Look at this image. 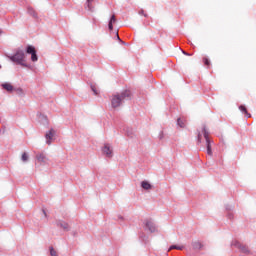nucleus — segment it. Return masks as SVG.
<instances>
[{
    "label": "nucleus",
    "mask_w": 256,
    "mask_h": 256,
    "mask_svg": "<svg viewBox=\"0 0 256 256\" xmlns=\"http://www.w3.org/2000/svg\"><path fill=\"white\" fill-rule=\"evenodd\" d=\"M183 54H184V55H189V54H187L186 52H183Z\"/></svg>",
    "instance_id": "obj_26"
},
{
    "label": "nucleus",
    "mask_w": 256,
    "mask_h": 256,
    "mask_svg": "<svg viewBox=\"0 0 256 256\" xmlns=\"http://www.w3.org/2000/svg\"><path fill=\"white\" fill-rule=\"evenodd\" d=\"M237 247L242 253H249V248L247 246L243 244H237Z\"/></svg>",
    "instance_id": "obj_10"
},
{
    "label": "nucleus",
    "mask_w": 256,
    "mask_h": 256,
    "mask_svg": "<svg viewBox=\"0 0 256 256\" xmlns=\"http://www.w3.org/2000/svg\"><path fill=\"white\" fill-rule=\"evenodd\" d=\"M173 249H177L178 251H183V246L172 245L170 246L168 251H173Z\"/></svg>",
    "instance_id": "obj_16"
},
{
    "label": "nucleus",
    "mask_w": 256,
    "mask_h": 256,
    "mask_svg": "<svg viewBox=\"0 0 256 256\" xmlns=\"http://www.w3.org/2000/svg\"><path fill=\"white\" fill-rule=\"evenodd\" d=\"M117 39L121 40V38H119V34H117Z\"/></svg>",
    "instance_id": "obj_25"
},
{
    "label": "nucleus",
    "mask_w": 256,
    "mask_h": 256,
    "mask_svg": "<svg viewBox=\"0 0 256 256\" xmlns=\"http://www.w3.org/2000/svg\"><path fill=\"white\" fill-rule=\"evenodd\" d=\"M2 87L6 91H9V92L13 91V85H11V83H4V84H2Z\"/></svg>",
    "instance_id": "obj_13"
},
{
    "label": "nucleus",
    "mask_w": 256,
    "mask_h": 256,
    "mask_svg": "<svg viewBox=\"0 0 256 256\" xmlns=\"http://www.w3.org/2000/svg\"><path fill=\"white\" fill-rule=\"evenodd\" d=\"M44 215H47V213H45V211H43Z\"/></svg>",
    "instance_id": "obj_27"
},
{
    "label": "nucleus",
    "mask_w": 256,
    "mask_h": 256,
    "mask_svg": "<svg viewBox=\"0 0 256 256\" xmlns=\"http://www.w3.org/2000/svg\"><path fill=\"white\" fill-rule=\"evenodd\" d=\"M113 23H117V18H115V15H112L108 24V29L110 31H113Z\"/></svg>",
    "instance_id": "obj_9"
},
{
    "label": "nucleus",
    "mask_w": 256,
    "mask_h": 256,
    "mask_svg": "<svg viewBox=\"0 0 256 256\" xmlns=\"http://www.w3.org/2000/svg\"><path fill=\"white\" fill-rule=\"evenodd\" d=\"M125 99H131V92L129 90H125L121 94L113 95L111 98L112 109H117L120 105H123V101H125Z\"/></svg>",
    "instance_id": "obj_1"
},
{
    "label": "nucleus",
    "mask_w": 256,
    "mask_h": 256,
    "mask_svg": "<svg viewBox=\"0 0 256 256\" xmlns=\"http://www.w3.org/2000/svg\"><path fill=\"white\" fill-rule=\"evenodd\" d=\"M141 187H142V189H145L146 191H149V189L152 188V186L147 181H142Z\"/></svg>",
    "instance_id": "obj_12"
},
{
    "label": "nucleus",
    "mask_w": 256,
    "mask_h": 256,
    "mask_svg": "<svg viewBox=\"0 0 256 256\" xmlns=\"http://www.w3.org/2000/svg\"><path fill=\"white\" fill-rule=\"evenodd\" d=\"M177 123H178L179 127H185V123H183V121H182L181 118H179V119L177 120Z\"/></svg>",
    "instance_id": "obj_21"
},
{
    "label": "nucleus",
    "mask_w": 256,
    "mask_h": 256,
    "mask_svg": "<svg viewBox=\"0 0 256 256\" xmlns=\"http://www.w3.org/2000/svg\"><path fill=\"white\" fill-rule=\"evenodd\" d=\"M91 89H92L94 95H99V90H97V87L91 86Z\"/></svg>",
    "instance_id": "obj_20"
},
{
    "label": "nucleus",
    "mask_w": 256,
    "mask_h": 256,
    "mask_svg": "<svg viewBox=\"0 0 256 256\" xmlns=\"http://www.w3.org/2000/svg\"><path fill=\"white\" fill-rule=\"evenodd\" d=\"M55 135V130L51 129L48 133H46V143L47 145H51V140Z\"/></svg>",
    "instance_id": "obj_6"
},
{
    "label": "nucleus",
    "mask_w": 256,
    "mask_h": 256,
    "mask_svg": "<svg viewBox=\"0 0 256 256\" xmlns=\"http://www.w3.org/2000/svg\"><path fill=\"white\" fill-rule=\"evenodd\" d=\"M103 155L111 159L113 157V148H111V145L105 144L102 148Z\"/></svg>",
    "instance_id": "obj_5"
},
{
    "label": "nucleus",
    "mask_w": 256,
    "mask_h": 256,
    "mask_svg": "<svg viewBox=\"0 0 256 256\" xmlns=\"http://www.w3.org/2000/svg\"><path fill=\"white\" fill-rule=\"evenodd\" d=\"M8 58L13 63H17V65H21L22 67H27V64L25 63V59H27V55L25 54V51H23L22 49H18L13 56H8Z\"/></svg>",
    "instance_id": "obj_2"
},
{
    "label": "nucleus",
    "mask_w": 256,
    "mask_h": 256,
    "mask_svg": "<svg viewBox=\"0 0 256 256\" xmlns=\"http://www.w3.org/2000/svg\"><path fill=\"white\" fill-rule=\"evenodd\" d=\"M140 15H143L144 17H147V14H145V11L141 10Z\"/></svg>",
    "instance_id": "obj_24"
},
{
    "label": "nucleus",
    "mask_w": 256,
    "mask_h": 256,
    "mask_svg": "<svg viewBox=\"0 0 256 256\" xmlns=\"http://www.w3.org/2000/svg\"><path fill=\"white\" fill-rule=\"evenodd\" d=\"M26 53H28V55H31V61H33V63L39 60V57H37V50H35V47L27 46Z\"/></svg>",
    "instance_id": "obj_4"
},
{
    "label": "nucleus",
    "mask_w": 256,
    "mask_h": 256,
    "mask_svg": "<svg viewBox=\"0 0 256 256\" xmlns=\"http://www.w3.org/2000/svg\"><path fill=\"white\" fill-rule=\"evenodd\" d=\"M0 69H1V65H0Z\"/></svg>",
    "instance_id": "obj_28"
},
{
    "label": "nucleus",
    "mask_w": 256,
    "mask_h": 256,
    "mask_svg": "<svg viewBox=\"0 0 256 256\" xmlns=\"http://www.w3.org/2000/svg\"><path fill=\"white\" fill-rule=\"evenodd\" d=\"M239 109H240V111H241L242 113H244V115H246V117H247L248 119L251 118V114H249V112H247V107L241 105V106L239 107Z\"/></svg>",
    "instance_id": "obj_11"
},
{
    "label": "nucleus",
    "mask_w": 256,
    "mask_h": 256,
    "mask_svg": "<svg viewBox=\"0 0 256 256\" xmlns=\"http://www.w3.org/2000/svg\"><path fill=\"white\" fill-rule=\"evenodd\" d=\"M207 153H208L209 155H213V151L211 150V148H207Z\"/></svg>",
    "instance_id": "obj_23"
},
{
    "label": "nucleus",
    "mask_w": 256,
    "mask_h": 256,
    "mask_svg": "<svg viewBox=\"0 0 256 256\" xmlns=\"http://www.w3.org/2000/svg\"><path fill=\"white\" fill-rule=\"evenodd\" d=\"M21 160L23 163H27V161H29V154H27V152L22 153Z\"/></svg>",
    "instance_id": "obj_15"
},
{
    "label": "nucleus",
    "mask_w": 256,
    "mask_h": 256,
    "mask_svg": "<svg viewBox=\"0 0 256 256\" xmlns=\"http://www.w3.org/2000/svg\"><path fill=\"white\" fill-rule=\"evenodd\" d=\"M204 136L206 141L207 149H211V140L209 139V132H207V127L202 126L201 130L198 132V143H201V137Z\"/></svg>",
    "instance_id": "obj_3"
},
{
    "label": "nucleus",
    "mask_w": 256,
    "mask_h": 256,
    "mask_svg": "<svg viewBox=\"0 0 256 256\" xmlns=\"http://www.w3.org/2000/svg\"><path fill=\"white\" fill-rule=\"evenodd\" d=\"M202 247H203V244H201V242L199 241L193 242L194 249H201Z\"/></svg>",
    "instance_id": "obj_17"
},
{
    "label": "nucleus",
    "mask_w": 256,
    "mask_h": 256,
    "mask_svg": "<svg viewBox=\"0 0 256 256\" xmlns=\"http://www.w3.org/2000/svg\"><path fill=\"white\" fill-rule=\"evenodd\" d=\"M57 227H60L64 231H69V224L67 222L59 221L57 222Z\"/></svg>",
    "instance_id": "obj_8"
},
{
    "label": "nucleus",
    "mask_w": 256,
    "mask_h": 256,
    "mask_svg": "<svg viewBox=\"0 0 256 256\" xmlns=\"http://www.w3.org/2000/svg\"><path fill=\"white\" fill-rule=\"evenodd\" d=\"M50 255L57 256V251H55V249H53V247L50 248Z\"/></svg>",
    "instance_id": "obj_22"
},
{
    "label": "nucleus",
    "mask_w": 256,
    "mask_h": 256,
    "mask_svg": "<svg viewBox=\"0 0 256 256\" xmlns=\"http://www.w3.org/2000/svg\"><path fill=\"white\" fill-rule=\"evenodd\" d=\"M203 63L206 67H210L211 66V60H209V58L204 57L203 58Z\"/></svg>",
    "instance_id": "obj_18"
},
{
    "label": "nucleus",
    "mask_w": 256,
    "mask_h": 256,
    "mask_svg": "<svg viewBox=\"0 0 256 256\" xmlns=\"http://www.w3.org/2000/svg\"><path fill=\"white\" fill-rule=\"evenodd\" d=\"M146 229H148L150 233H155V231L157 230V228H155V224H153L151 220L146 221Z\"/></svg>",
    "instance_id": "obj_7"
},
{
    "label": "nucleus",
    "mask_w": 256,
    "mask_h": 256,
    "mask_svg": "<svg viewBox=\"0 0 256 256\" xmlns=\"http://www.w3.org/2000/svg\"><path fill=\"white\" fill-rule=\"evenodd\" d=\"M0 33H1V30H0Z\"/></svg>",
    "instance_id": "obj_29"
},
{
    "label": "nucleus",
    "mask_w": 256,
    "mask_h": 256,
    "mask_svg": "<svg viewBox=\"0 0 256 256\" xmlns=\"http://www.w3.org/2000/svg\"><path fill=\"white\" fill-rule=\"evenodd\" d=\"M93 3V0H87V7L88 10L91 11V9H93V6L91 5Z\"/></svg>",
    "instance_id": "obj_19"
},
{
    "label": "nucleus",
    "mask_w": 256,
    "mask_h": 256,
    "mask_svg": "<svg viewBox=\"0 0 256 256\" xmlns=\"http://www.w3.org/2000/svg\"><path fill=\"white\" fill-rule=\"evenodd\" d=\"M36 158L40 163H45V161H47V157H45V154H38Z\"/></svg>",
    "instance_id": "obj_14"
}]
</instances>
